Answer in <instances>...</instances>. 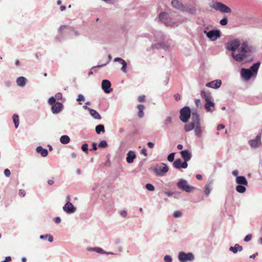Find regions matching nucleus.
<instances>
[{
  "label": "nucleus",
  "instance_id": "ddd939ff",
  "mask_svg": "<svg viewBox=\"0 0 262 262\" xmlns=\"http://www.w3.org/2000/svg\"><path fill=\"white\" fill-rule=\"evenodd\" d=\"M178 259L180 262L192 261L194 259V256L191 252L186 253L184 252H180L178 255Z\"/></svg>",
  "mask_w": 262,
  "mask_h": 262
},
{
  "label": "nucleus",
  "instance_id": "7ed1b4c3",
  "mask_svg": "<svg viewBox=\"0 0 262 262\" xmlns=\"http://www.w3.org/2000/svg\"><path fill=\"white\" fill-rule=\"evenodd\" d=\"M260 62L258 61L254 63L249 69L242 68L241 71L242 77L245 80H249L251 78L256 75L259 69Z\"/></svg>",
  "mask_w": 262,
  "mask_h": 262
},
{
  "label": "nucleus",
  "instance_id": "f3484780",
  "mask_svg": "<svg viewBox=\"0 0 262 262\" xmlns=\"http://www.w3.org/2000/svg\"><path fill=\"white\" fill-rule=\"evenodd\" d=\"M214 182V180L213 179L209 178L207 183L206 185L204 187V192L205 195L206 196H208L209 194L210 193L212 189V185Z\"/></svg>",
  "mask_w": 262,
  "mask_h": 262
},
{
  "label": "nucleus",
  "instance_id": "f704fd0d",
  "mask_svg": "<svg viewBox=\"0 0 262 262\" xmlns=\"http://www.w3.org/2000/svg\"><path fill=\"white\" fill-rule=\"evenodd\" d=\"M13 122L14 124L15 127L17 128L19 125V116L17 114H14L12 116Z\"/></svg>",
  "mask_w": 262,
  "mask_h": 262
},
{
  "label": "nucleus",
  "instance_id": "6e6d98bb",
  "mask_svg": "<svg viewBox=\"0 0 262 262\" xmlns=\"http://www.w3.org/2000/svg\"><path fill=\"white\" fill-rule=\"evenodd\" d=\"M145 95H141L139 96L138 98V101L139 102H143L145 100Z\"/></svg>",
  "mask_w": 262,
  "mask_h": 262
},
{
  "label": "nucleus",
  "instance_id": "864d4df0",
  "mask_svg": "<svg viewBox=\"0 0 262 262\" xmlns=\"http://www.w3.org/2000/svg\"><path fill=\"white\" fill-rule=\"evenodd\" d=\"M56 99L58 100H61L62 98V95L61 93H57L55 96Z\"/></svg>",
  "mask_w": 262,
  "mask_h": 262
},
{
  "label": "nucleus",
  "instance_id": "09e8293b",
  "mask_svg": "<svg viewBox=\"0 0 262 262\" xmlns=\"http://www.w3.org/2000/svg\"><path fill=\"white\" fill-rule=\"evenodd\" d=\"M220 24L222 26H226L228 24L227 18L226 17H224L220 20Z\"/></svg>",
  "mask_w": 262,
  "mask_h": 262
},
{
  "label": "nucleus",
  "instance_id": "b1692460",
  "mask_svg": "<svg viewBox=\"0 0 262 262\" xmlns=\"http://www.w3.org/2000/svg\"><path fill=\"white\" fill-rule=\"evenodd\" d=\"M201 97L205 100L206 102L213 101V98L210 93H207L204 91H202L201 92Z\"/></svg>",
  "mask_w": 262,
  "mask_h": 262
},
{
  "label": "nucleus",
  "instance_id": "4468645a",
  "mask_svg": "<svg viewBox=\"0 0 262 262\" xmlns=\"http://www.w3.org/2000/svg\"><path fill=\"white\" fill-rule=\"evenodd\" d=\"M196 124L194 130V135L197 138H201L203 136L205 127L202 126L200 118L198 121H196Z\"/></svg>",
  "mask_w": 262,
  "mask_h": 262
},
{
  "label": "nucleus",
  "instance_id": "c03bdc74",
  "mask_svg": "<svg viewBox=\"0 0 262 262\" xmlns=\"http://www.w3.org/2000/svg\"><path fill=\"white\" fill-rule=\"evenodd\" d=\"M175 152H172L168 155L167 156V160L169 162H172L174 161Z\"/></svg>",
  "mask_w": 262,
  "mask_h": 262
},
{
  "label": "nucleus",
  "instance_id": "4c0bfd02",
  "mask_svg": "<svg viewBox=\"0 0 262 262\" xmlns=\"http://www.w3.org/2000/svg\"><path fill=\"white\" fill-rule=\"evenodd\" d=\"M108 60L105 63H104L103 64H99L96 66H94V67H93L92 69L96 68H101L102 67L106 66L107 64H108L109 63L110 61L112 59V56L111 55H108Z\"/></svg>",
  "mask_w": 262,
  "mask_h": 262
},
{
  "label": "nucleus",
  "instance_id": "4be33fe9",
  "mask_svg": "<svg viewBox=\"0 0 262 262\" xmlns=\"http://www.w3.org/2000/svg\"><path fill=\"white\" fill-rule=\"evenodd\" d=\"M180 154L182 158L183 159L184 161L186 163H187V162L189 161L192 157V154L188 149L182 150L180 151Z\"/></svg>",
  "mask_w": 262,
  "mask_h": 262
},
{
  "label": "nucleus",
  "instance_id": "13d9d810",
  "mask_svg": "<svg viewBox=\"0 0 262 262\" xmlns=\"http://www.w3.org/2000/svg\"><path fill=\"white\" fill-rule=\"evenodd\" d=\"M54 221L56 224H59L61 222V219L59 216L56 217L54 219Z\"/></svg>",
  "mask_w": 262,
  "mask_h": 262
},
{
  "label": "nucleus",
  "instance_id": "72a5a7b5",
  "mask_svg": "<svg viewBox=\"0 0 262 262\" xmlns=\"http://www.w3.org/2000/svg\"><path fill=\"white\" fill-rule=\"evenodd\" d=\"M92 190L95 191L97 195H99L101 192V188L98 183H94L92 187Z\"/></svg>",
  "mask_w": 262,
  "mask_h": 262
},
{
  "label": "nucleus",
  "instance_id": "423d86ee",
  "mask_svg": "<svg viewBox=\"0 0 262 262\" xmlns=\"http://www.w3.org/2000/svg\"><path fill=\"white\" fill-rule=\"evenodd\" d=\"M200 118V115L197 110H192L191 113L192 121L189 124H186L184 127L185 131L186 132H190L193 129L194 130L196 126V121H198Z\"/></svg>",
  "mask_w": 262,
  "mask_h": 262
},
{
  "label": "nucleus",
  "instance_id": "3c124183",
  "mask_svg": "<svg viewBox=\"0 0 262 262\" xmlns=\"http://www.w3.org/2000/svg\"><path fill=\"white\" fill-rule=\"evenodd\" d=\"M119 214L123 217H126L127 212L126 210H122L119 212Z\"/></svg>",
  "mask_w": 262,
  "mask_h": 262
},
{
  "label": "nucleus",
  "instance_id": "37998d69",
  "mask_svg": "<svg viewBox=\"0 0 262 262\" xmlns=\"http://www.w3.org/2000/svg\"><path fill=\"white\" fill-rule=\"evenodd\" d=\"M107 146V143L105 140H102L98 144V147L99 148H105Z\"/></svg>",
  "mask_w": 262,
  "mask_h": 262
},
{
  "label": "nucleus",
  "instance_id": "c9c22d12",
  "mask_svg": "<svg viewBox=\"0 0 262 262\" xmlns=\"http://www.w3.org/2000/svg\"><path fill=\"white\" fill-rule=\"evenodd\" d=\"M96 132L98 134H100L101 132L104 133L105 132L104 126L102 124H99L95 127Z\"/></svg>",
  "mask_w": 262,
  "mask_h": 262
},
{
  "label": "nucleus",
  "instance_id": "20e7f679",
  "mask_svg": "<svg viewBox=\"0 0 262 262\" xmlns=\"http://www.w3.org/2000/svg\"><path fill=\"white\" fill-rule=\"evenodd\" d=\"M159 20L165 25L170 27H177L181 22L179 21H174L169 17V14L165 12H162L159 15Z\"/></svg>",
  "mask_w": 262,
  "mask_h": 262
},
{
  "label": "nucleus",
  "instance_id": "bb28decb",
  "mask_svg": "<svg viewBox=\"0 0 262 262\" xmlns=\"http://www.w3.org/2000/svg\"><path fill=\"white\" fill-rule=\"evenodd\" d=\"M214 103L213 101L206 102L204 107L207 112L212 113L214 110Z\"/></svg>",
  "mask_w": 262,
  "mask_h": 262
},
{
  "label": "nucleus",
  "instance_id": "9d476101",
  "mask_svg": "<svg viewBox=\"0 0 262 262\" xmlns=\"http://www.w3.org/2000/svg\"><path fill=\"white\" fill-rule=\"evenodd\" d=\"M191 111L188 106H185L181 109L180 112V119L184 123H186L188 121L191 115Z\"/></svg>",
  "mask_w": 262,
  "mask_h": 262
},
{
  "label": "nucleus",
  "instance_id": "1a4fd4ad",
  "mask_svg": "<svg viewBox=\"0 0 262 262\" xmlns=\"http://www.w3.org/2000/svg\"><path fill=\"white\" fill-rule=\"evenodd\" d=\"M168 171V167L164 163L157 165L153 168V171L158 177L164 176Z\"/></svg>",
  "mask_w": 262,
  "mask_h": 262
},
{
  "label": "nucleus",
  "instance_id": "5fc2aeb1",
  "mask_svg": "<svg viewBox=\"0 0 262 262\" xmlns=\"http://www.w3.org/2000/svg\"><path fill=\"white\" fill-rule=\"evenodd\" d=\"M252 238V234H249L247 235L244 238V241L246 242L250 241Z\"/></svg>",
  "mask_w": 262,
  "mask_h": 262
},
{
  "label": "nucleus",
  "instance_id": "2f4dec72",
  "mask_svg": "<svg viewBox=\"0 0 262 262\" xmlns=\"http://www.w3.org/2000/svg\"><path fill=\"white\" fill-rule=\"evenodd\" d=\"M70 141V138L68 135H62L60 138V142L63 144H67Z\"/></svg>",
  "mask_w": 262,
  "mask_h": 262
},
{
  "label": "nucleus",
  "instance_id": "c85d7f7f",
  "mask_svg": "<svg viewBox=\"0 0 262 262\" xmlns=\"http://www.w3.org/2000/svg\"><path fill=\"white\" fill-rule=\"evenodd\" d=\"M229 250L235 254L238 251H242L243 250V247L238 244H236L234 247H230Z\"/></svg>",
  "mask_w": 262,
  "mask_h": 262
},
{
  "label": "nucleus",
  "instance_id": "774afa93",
  "mask_svg": "<svg viewBox=\"0 0 262 262\" xmlns=\"http://www.w3.org/2000/svg\"><path fill=\"white\" fill-rule=\"evenodd\" d=\"M11 260V256H6L5 257V259L4 261H2L1 262H9Z\"/></svg>",
  "mask_w": 262,
  "mask_h": 262
},
{
  "label": "nucleus",
  "instance_id": "58836bf2",
  "mask_svg": "<svg viewBox=\"0 0 262 262\" xmlns=\"http://www.w3.org/2000/svg\"><path fill=\"white\" fill-rule=\"evenodd\" d=\"M183 215V213L179 210L176 211L173 213V216L175 218H180Z\"/></svg>",
  "mask_w": 262,
  "mask_h": 262
},
{
  "label": "nucleus",
  "instance_id": "bf43d9fd",
  "mask_svg": "<svg viewBox=\"0 0 262 262\" xmlns=\"http://www.w3.org/2000/svg\"><path fill=\"white\" fill-rule=\"evenodd\" d=\"M19 195L21 196H24L26 195V192L23 189H20L19 190Z\"/></svg>",
  "mask_w": 262,
  "mask_h": 262
},
{
  "label": "nucleus",
  "instance_id": "dca6fc26",
  "mask_svg": "<svg viewBox=\"0 0 262 262\" xmlns=\"http://www.w3.org/2000/svg\"><path fill=\"white\" fill-rule=\"evenodd\" d=\"M250 146L253 148H256L259 147L261 144V135L258 134L256 137L249 141Z\"/></svg>",
  "mask_w": 262,
  "mask_h": 262
},
{
  "label": "nucleus",
  "instance_id": "4d7b16f0",
  "mask_svg": "<svg viewBox=\"0 0 262 262\" xmlns=\"http://www.w3.org/2000/svg\"><path fill=\"white\" fill-rule=\"evenodd\" d=\"M4 174H5L6 177H10V176L11 174V172H10L9 169H5L4 170Z\"/></svg>",
  "mask_w": 262,
  "mask_h": 262
},
{
  "label": "nucleus",
  "instance_id": "5701e85b",
  "mask_svg": "<svg viewBox=\"0 0 262 262\" xmlns=\"http://www.w3.org/2000/svg\"><path fill=\"white\" fill-rule=\"evenodd\" d=\"M136 158V154L135 151L129 150L126 154V160L127 163L131 164L134 162V160Z\"/></svg>",
  "mask_w": 262,
  "mask_h": 262
},
{
  "label": "nucleus",
  "instance_id": "6e6552de",
  "mask_svg": "<svg viewBox=\"0 0 262 262\" xmlns=\"http://www.w3.org/2000/svg\"><path fill=\"white\" fill-rule=\"evenodd\" d=\"M213 9L219 11L222 13H230L231 12V9L227 5L224 4L221 2H215L211 6Z\"/></svg>",
  "mask_w": 262,
  "mask_h": 262
},
{
  "label": "nucleus",
  "instance_id": "9b49d317",
  "mask_svg": "<svg viewBox=\"0 0 262 262\" xmlns=\"http://www.w3.org/2000/svg\"><path fill=\"white\" fill-rule=\"evenodd\" d=\"M208 27H207L205 30L203 31V33L206 34L207 37L211 41H215L221 36V31L219 30H212L207 31Z\"/></svg>",
  "mask_w": 262,
  "mask_h": 262
},
{
  "label": "nucleus",
  "instance_id": "39448f33",
  "mask_svg": "<svg viewBox=\"0 0 262 262\" xmlns=\"http://www.w3.org/2000/svg\"><path fill=\"white\" fill-rule=\"evenodd\" d=\"M235 182L237 185L235 187L236 191L240 193H244L246 191V186H248V183L245 178L243 176H237L235 179Z\"/></svg>",
  "mask_w": 262,
  "mask_h": 262
},
{
  "label": "nucleus",
  "instance_id": "8fccbe9b",
  "mask_svg": "<svg viewBox=\"0 0 262 262\" xmlns=\"http://www.w3.org/2000/svg\"><path fill=\"white\" fill-rule=\"evenodd\" d=\"M164 260L165 261V262H171L172 259L170 255H166L164 257Z\"/></svg>",
  "mask_w": 262,
  "mask_h": 262
},
{
  "label": "nucleus",
  "instance_id": "6ab92c4d",
  "mask_svg": "<svg viewBox=\"0 0 262 262\" xmlns=\"http://www.w3.org/2000/svg\"><path fill=\"white\" fill-rule=\"evenodd\" d=\"M173 166L177 169H180L181 168H186L188 166V164L185 161H182L181 159H176L173 163Z\"/></svg>",
  "mask_w": 262,
  "mask_h": 262
},
{
  "label": "nucleus",
  "instance_id": "a211bd4d",
  "mask_svg": "<svg viewBox=\"0 0 262 262\" xmlns=\"http://www.w3.org/2000/svg\"><path fill=\"white\" fill-rule=\"evenodd\" d=\"M111 87V83L108 80L104 79L102 80L101 88L105 93L108 94L113 91V89Z\"/></svg>",
  "mask_w": 262,
  "mask_h": 262
},
{
  "label": "nucleus",
  "instance_id": "e2e57ef3",
  "mask_svg": "<svg viewBox=\"0 0 262 262\" xmlns=\"http://www.w3.org/2000/svg\"><path fill=\"white\" fill-rule=\"evenodd\" d=\"M239 173V171L237 169H235V170H234L232 171V174L234 176H236V177H237V176H238V174Z\"/></svg>",
  "mask_w": 262,
  "mask_h": 262
},
{
  "label": "nucleus",
  "instance_id": "49530a36",
  "mask_svg": "<svg viewBox=\"0 0 262 262\" xmlns=\"http://www.w3.org/2000/svg\"><path fill=\"white\" fill-rule=\"evenodd\" d=\"M172 122V118L170 116H168L166 118V119L164 121L163 123L164 125H167L170 124Z\"/></svg>",
  "mask_w": 262,
  "mask_h": 262
},
{
  "label": "nucleus",
  "instance_id": "412c9836",
  "mask_svg": "<svg viewBox=\"0 0 262 262\" xmlns=\"http://www.w3.org/2000/svg\"><path fill=\"white\" fill-rule=\"evenodd\" d=\"M222 85V81L220 79L213 80L207 83L206 84V86L212 89H219Z\"/></svg>",
  "mask_w": 262,
  "mask_h": 262
},
{
  "label": "nucleus",
  "instance_id": "a19ab883",
  "mask_svg": "<svg viewBox=\"0 0 262 262\" xmlns=\"http://www.w3.org/2000/svg\"><path fill=\"white\" fill-rule=\"evenodd\" d=\"M145 188L148 191H153L155 190V187L151 184L148 183L145 185Z\"/></svg>",
  "mask_w": 262,
  "mask_h": 262
},
{
  "label": "nucleus",
  "instance_id": "c756f323",
  "mask_svg": "<svg viewBox=\"0 0 262 262\" xmlns=\"http://www.w3.org/2000/svg\"><path fill=\"white\" fill-rule=\"evenodd\" d=\"M183 11L188 12L190 14H193L196 11V9L194 7L191 5H188L187 7L184 6L182 10Z\"/></svg>",
  "mask_w": 262,
  "mask_h": 262
},
{
  "label": "nucleus",
  "instance_id": "de8ad7c7",
  "mask_svg": "<svg viewBox=\"0 0 262 262\" xmlns=\"http://www.w3.org/2000/svg\"><path fill=\"white\" fill-rule=\"evenodd\" d=\"M95 252L100 254H104L105 253V251L100 247H95Z\"/></svg>",
  "mask_w": 262,
  "mask_h": 262
},
{
  "label": "nucleus",
  "instance_id": "ea45409f",
  "mask_svg": "<svg viewBox=\"0 0 262 262\" xmlns=\"http://www.w3.org/2000/svg\"><path fill=\"white\" fill-rule=\"evenodd\" d=\"M121 64L122 65V66L121 68V71L125 73L126 72V67H127V63H126V61L124 60L122 61V62L121 63Z\"/></svg>",
  "mask_w": 262,
  "mask_h": 262
},
{
  "label": "nucleus",
  "instance_id": "a18cd8bd",
  "mask_svg": "<svg viewBox=\"0 0 262 262\" xmlns=\"http://www.w3.org/2000/svg\"><path fill=\"white\" fill-rule=\"evenodd\" d=\"M57 102H56V99L54 97H51L49 100H48V103L49 104H50L51 106L52 105L55 104Z\"/></svg>",
  "mask_w": 262,
  "mask_h": 262
},
{
  "label": "nucleus",
  "instance_id": "f8f14e48",
  "mask_svg": "<svg viewBox=\"0 0 262 262\" xmlns=\"http://www.w3.org/2000/svg\"><path fill=\"white\" fill-rule=\"evenodd\" d=\"M241 42L238 39H234L228 41L226 45L227 50L234 52L240 47Z\"/></svg>",
  "mask_w": 262,
  "mask_h": 262
},
{
  "label": "nucleus",
  "instance_id": "052dcab7",
  "mask_svg": "<svg viewBox=\"0 0 262 262\" xmlns=\"http://www.w3.org/2000/svg\"><path fill=\"white\" fill-rule=\"evenodd\" d=\"M124 60V59L120 58V57H116L114 59V62H119L120 63L122 62V61Z\"/></svg>",
  "mask_w": 262,
  "mask_h": 262
},
{
  "label": "nucleus",
  "instance_id": "cd10ccee",
  "mask_svg": "<svg viewBox=\"0 0 262 262\" xmlns=\"http://www.w3.org/2000/svg\"><path fill=\"white\" fill-rule=\"evenodd\" d=\"M171 4L173 8L177 9L178 10H180L181 11H182L184 6L182 3H181L178 0H172L171 2Z\"/></svg>",
  "mask_w": 262,
  "mask_h": 262
},
{
  "label": "nucleus",
  "instance_id": "0eeeda50",
  "mask_svg": "<svg viewBox=\"0 0 262 262\" xmlns=\"http://www.w3.org/2000/svg\"><path fill=\"white\" fill-rule=\"evenodd\" d=\"M177 186L181 190L187 192H190L195 189L194 187L189 185L187 181L183 179L179 180L177 183Z\"/></svg>",
  "mask_w": 262,
  "mask_h": 262
},
{
  "label": "nucleus",
  "instance_id": "7c9ffc66",
  "mask_svg": "<svg viewBox=\"0 0 262 262\" xmlns=\"http://www.w3.org/2000/svg\"><path fill=\"white\" fill-rule=\"evenodd\" d=\"M137 107L139 111L138 116L140 118H143L144 117L143 111L144 110V106L142 104H138Z\"/></svg>",
  "mask_w": 262,
  "mask_h": 262
},
{
  "label": "nucleus",
  "instance_id": "69168bd1",
  "mask_svg": "<svg viewBox=\"0 0 262 262\" xmlns=\"http://www.w3.org/2000/svg\"><path fill=\"white\" fill-rule=\"evenodd\" d=\"M141 154L143 155L145 157L147 156V151L145 148H143L141 151Z\"/></svg>",
  "mask_w": 262,
  "mask_h": 262
},
{
  "label": "nucleus",
  "instance_id": "680f3d73",
  "mask_svg": "<svg viewBox=\"0 0 262 262\" xmlns=\"http://www.w3.org/2000/svg\"><path fill=\"white\" fill-rule=\"evenodd\" d=\"M224 128H225V125L223 124H220L217 126V129L218 130L224 129Z\"/></svg>",
  "mask_w": 262,
  "mask_h": 262
},
{
  "label": "nucleus",
  "instance_id": "393cba45",
  "mask_svg": "<svg viewBox=\"0 0 262 262\" xmlns=\"http://www.w3.org/2000/svg\"><path fill=\"white\" fill-rule=\"evenodd\" d=\"M27 79L24 76H20L16 79V82L19 87H24L27 83Z\"/></svg>",
  "mask_w": 262,
  "mask_h": 262
},
{
  "label": "nucleus",
  "instance_id": "f03ea898",
  "mask_svg": "<svg viewBox=\"0 0 262 262\" xmlns=\"http://www.w3.org/2000/svg\"><path fill=\"white\" fill-rule=\"evenodd\" d=\"M155 41L158 42L152 45L154 49H168L172 43V40L167 38V36L160 31H155L154 33Z\"/></svg>",
  "mask_w": 262,
  "mask_h": 262
},
{
  "label": "nucleus",
  "instance_id": "aec40b11",
  "mask_svg": "<svg viewBox=\"0 0 262 262\" xmlns=\"http://www.w3.org/2000/svg\"><path fill=\"white\" fill-rule=\"evenodd\" d=\"M63 108V105L61 102H57L51 106V111L53 114H59Z\"/></svg>",
  "mask_w": 262,
  "mask_h": 262
},
{
  "label": "nucleus",
  "instance_id": "2eb2a0df",
  "mask_svg": "<svg viewBox=\"0 0 262 262\" xmlns=\"http://www.w3.org/2000/svg\"><path fill=\"white\" fill-rule=\"evenodd\" d=\"M62 209L67 214H73L76 211V208L69 201L65 204L62 207Z\"/></svg>",
  "mask_w": 262,
  "mask_h": 262
},
{
  "label": "nucleus",
  "instance_id": "a878e982",
  "mask_svg": "<svg viewBox=\"0 0 262 262\" xmlns=\"http://www.w3.org/2000/svg\"><path fill=\"white\" fill-rule=\"evenodd\" d=\"M36 151L37 153L40 154L41 155V156L42 157H46L48 155V150L47 149H46V148H43L41 146H37L36 147Z\"/></svg>",
  "mask_w": 262,
  "mask_h": 262
},
{
  "label": "nucleus",
  "instance_id": "f257e3e1",
  "mask_svg": "<svg viewBox=\"0 0 262 262\" xmlns=\"http://www.w3.org/2000/svg\"><path fill=\"white\" fill-rule=\"evenodd\" d=\"M255 48L250 45L246 40H243L241 42L238 48V53H231L233 59L237 62H241L245 59L247 61H252L253 59V54L255 52Z\"/></svg>",
  "mask_w": 262,
  "mask_h": 262
},
{
  "label": "nucleus",
  "instance_id": "603ef678",
  "mask_svg": "<svg viewBox=\"0 0 262 262\" xmlns=\"http://www.w3.org/2000/svg\"><path fill=\"white\" fill-rule=\"evenodd\" d=\"M82 150L85 152H88V144L86 143L83 144L81 146Z\"/></svg>",
  "mask_w": 262,
  "mask_h": 262
},
{
  "label": "nucleus",
  "instance_id": "0e129e2a",
  "mask_svg": "<svg viewBox=\"0 0 262 262\" xmlns=\"http://www.w3.org/2000/svg\"><path fill=\"white\" fill-rule=\"evenodd\" d=\"M174 98L177 101H178L181 99V96L179 94H176L174 95Z\"/></svg>",
  "mask_w": 262,
  "mask_h": 262
},
{
  "label": "nucleus",
  "instance_id": "473e14b6",
  "mask_svg": "<svg viewBox=\"0 0 262 262\" xmlns=\"http://www.w3.org/2000/svg\"><path fill=\"white\" fill-rule=\"evenodd\" d=\"M89 112L91 116L95 119H100L101 118V116L96 111L91 109Z\"/></svg>",
  "mask_w": 262,
  "mask_h": 262
},
{
  "label": "nucleus",
  "instance_id": "79ce46f5",
  "mask_svg": "<svg viewBox=\"0 0 262 262\" xmlns=\"http://www.w3.org/2000/svg\"><path fill=\"white\" fill-rule=\"evenodd\" d=\"M85 98L82 94H79L78 95L77 98L76 99V101L79 102V104L81 105L82 103L80 102L81 101H84Z\"/></svg>",
  "mask_w": 262,
  "mask_h": 262
},
{
  "label": "nucleus",
  "instance_id": "338daca9",
  "mask_svg": "<svg viewBox=\"0 0 262 262\" xmlns=\"http://www.w3.org/2000/svg\"><path fill=\"white\" fill-rule=\"evenodd\" d=\"M147 145V146L150 148H153L154 147V144L151 142H148Z\"/></svg>",
  "mask_w": 262,
  "mask_h": 262
},
{
  "label": "nucleus",
  "instance_id": "e433bc0d",
  "mask_svg": "<svg viewBox=\"0 0 262 262\" xmlns=\"http://www.w3.org/2000/svg\"><path fill=\"white\" fill-rule=\"evenodd\" d=\"M72 30V29L68 26H67V25H61L60 26V27L59 28L58 30V33H62V32L63 31H64V30Z\"/></svg>",
  "mask_w": 262,
  "mask_h": 262
}]
</instances>
